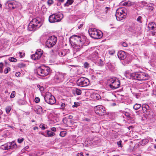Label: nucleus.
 <instances>
[{
  "instance_id": "nucleus-1",
  "label": "nucleus",
  "mask_w": 156,
  "mask_h": 156,
  "mask_svg": "<svg viewBox=\"0 0 156 156\" xmlns=\"http://www.w3.org/2000/svg\"><path fill=\"white\" fill-rule=\"evenodd\" d=\"M86 41V37L83 35H74L71 36L69 42L73 48V52L75 53L80 51L82 48Z\"/></svg>"
},
{
  "instance_id": "nucleus-2",
  "label": "nucleus",
  "mask_w": 156,
  "mask_h": 156,
  "mask_svg": "<svg viewBox=\"0 0 156 156\" xmlns=\"http://www.w3.org/2000/svg\"><path fill=\"white\" fill-rule=\"evenodd\" d=\"M127 10L125 8H120L116 11L115 16L117 20L120 21L126 17Z\"/></svg>"
},
{
  "instance_id": "nucleus-3",
  "label": "nucleus",
  "mask_w": 156,
  "mask_h": 156,
  "mask_svg": "<svg viewBox=\"0 0 156 156\" xmlns=\"http://www.w3.org/2000/svg\"><path fill=\"white\" fill-rule=\"evenodd\" d=\"M50 71V68L44 66H41L36 69V72L38 75L44 76L48 75Z\"/></svg>"
},
{
  "instance_id": "nucleus-4",
  "label": "nucleus",
  "mask_w": 156,
  "mask_h": 156,
  "mask_svg": "<svg viewBox=\"0 0 156 156\" xmlns=\"http://www.w3.org/2000/svg\"><path fill=\"white\" fill-rule=\"evenodd\" d=\"M134 79L139 80H147L149 78V75L146 73L144 72H136L132 74Z\"/></svg>"
},
{
  "instance_id": "nucleus-5",
  "label": "nucleus",
  "mask_w": 156,
  "mask_h": 156,
  "mask_svg": "<svg viewBox=\"0 0 156 156\" xmlns=\"http://www.w3.org/2000/svg\"><path fill=\"white\" fill-rule=\"evenodd\" d=\"M42 25V23L39 18H35L32 19L28 27L29 29L30 28L35 29L39 28Z\"/></svg>"
},
{
  "instance_id": "nucleus-6",
  "label": "nucleus",
  "mask_w": 156,
  "mask_h": 156,
  "mask_svg": "<svg viewBox=\"0 0 156 156\" xmlns=\"http://www.w3.org/2000/svg\"><path fill=\"white\" fill-rule=\"evenodd\" d=\"M88 33L91 37L94 39L100 38L103 36L102 32L101 30H88Z\"/></svg>"
},
{
  "instance_id": "nucleus-7",
  "label": "nucleus",
  "mask_w": 156,
  "mask_h": 156,
  "mask_svg": "<svg viewBox=\"0 0 156 156\" xmlns=\"http://www.w3.org/2000/svg\"><path fill=\"white\" fill-rule=\"evenodd\" d=\"M110 87L113 89L119 88L120 85V82L119 80L116 78L110 79L109 80Z\"/></svg>"
},
{
  "instance_id": "nucleus-8",
  "label": "nucleus",
  "mask_w": 156,
  "mask_h": 156,
  "mask_svg": "<svg viewBox=\"0 0 156 156\" xmlns=\"http://www.w3.org/2000/svg\"><path fill=\"white\" fill-rule=\"evenodd\" d=\"M17 147V145L14 141L7 143L1 146V148L3 150H10Z\"/></svg>"
},
{
  "instance_id": "nucleus-9",
  "label": "nucleus",
  "mask_w": 156,
  "mask_h": 156,
  "mask_svg": "<svg viewBox=\"0 0 156 156\" xmlns=\"http://www.w3.org/2000/svg\"><path fill=\"white\" fill-rule=\"evenodd\" d=\"M44 99L46 102L51 105L54 104L56 102V100L54 97L49 93H46L44 97Z\"/></svg>"
},
{
  "instance_id": "nucleus-10",
  "label": "nucleus",
  "mask_w": 156,
  "mask_h": 156,
  "mask_svg": "<svg viewBox=\"0 0 156 156\" xmlns=\"http://www.w3.org/2000/svg\"><path fill=\"white\" fill-rule=\"evenodd\" d=\"M62 18V14H52L49 17V21L51 23L58 22L60 21Z\"/></svg>"
},
{
  "instance_id": "nucleus-11",
  "label": "nucleus",
  "mask_w": 156,
  "mask_h": 156,
  "mask_svg": "<svg viewBox=\"0 0 156 156\" xmlns=\"http://www.w3.org/2000/svg\"><path fill=\"white\" fill-rule=\"evenodd\" d=\"M77 83L79 86L84 87L89 85L90 81L88 79L84 77H81L77 80Z\"/></svg>"
},
{
  "instance_id": "nucleus-12",
  "label": "nucleus",
  "mask_w": 156,
  "mask_h": 156,
  "mask_svg": "<svg viewBox=\"0 0 156 156\" xmlns=\"http://www.w3.org/2000/svg\"><path fill=\"white\" fill-rule=\"evenodd\" d=\"M43 51L40 49H37L34 54L31 55V58L34 60H39L43 54Z\"/></svg>"
},
{
  "instance_id": "nucleus-13",
  "label": "nucleus",
  "mask_w": 156,
  "mask_h": 156,
  "mask_svg": "<svg viewBox=\"0 0 156 156\" xmlns=\"http://www.w3.org/2000/svg\"><path fill=\"white\" fill-rule=\"evenodd\" d=\"M94 109L95 113L99 115H104L105 112V108L102 105L96 106Z\"/></svg>"
},
{
  "instance_id": "nucleus-14",
  "label": "nucleus",
  "mask_w": 156,
  "mask_h": 156,
  "mask_svg": "<svg viewBox=\"0 0 156 156\" xmlns=\"http://www.w3.org/2000/svg\"><path fill=\"white\" fill-rule=\"evenodd\" d=\"M64 75L61 73H56L55 79L57 80V82H60L62 81L64 78Z\"/></svg>"
},
{
  "instance_id": "nucleus-15",
  "label": "nucleus",
  "mask_w": 156,
  "mask_h": 156,
  "mask_svg": "<svg viewBox=\"0 0 156 156\" xmlns=\"http://www.w3.org/2000/svg\"><path fill=\"white\" fill-rule=\"evenodd\" d=\"M87 94L90 95L89 98L99 100L101 98V96L99 94L95 93H90V91L87 92Z\"/></svg>"
},
{
  "instance_id": "nucleus-16",
  "label": "nucleus",
  "mask_w": 156,
  "mask_h": 156,
  "mask_svg": "<svg viewBox=\"0 0 156 156\" xmlns=\"http://www.w3.org/2000/svg\"><path fill=\"white\" fill-rule=\"evenodd\" d=\"M118 56L120 59L124 60L126 58L127 54L124 51H120L118 53Z\"/></svg>"
},
{
  "instance_id": "nucleus-17",
  "label": "nucleus",
  "mask_w": 156,
  "mask_h": 156,
  "mask_svg": "<svg viewBox=\"0 0 156 156\" xmlns=\"http://www.w3.org/2000/svg\"><path fill=\"white\" fill-rule=\"evenodd\" d=\"M35 112L38 114H41L43 113V108L39 105H37L36 106L34 110Z\"/></svg>"
},
{
  "instance_id": "nucleus-18",
  "label": "nucleus",
  "mask_w": 156,
  "mask_h": 156,
  "mask_svg": "<svg viewBox=\"0 0 156 156\" xmlns=\"http://www.w3.org/2000/svg\"><path fill=\"white\" fill-rule=\"evenodd\" d=\"M48 40L52 43V44L54 45L57 41V38L54 36H51Z\"/></svg>"
},
{
  "instance_id": "nucleus-19",
  "label": "nucleus",
  "mask_w": 156,
  "mask_h": 156,
  "mask_svg": "<svg viewBox=\"0 0 156 156\" xmlns=\"http://www.w3.org/2000/svg\"><path fill=\"white\" fill-rule=\"evenodd\" d=\"M115 65L111 63L108 62L107 63L106 66V69H109L111 71L115 69Z\"/></svg>"
},
{
  "instance_id": "nucleus-20",
  "label": "nucleus",
  "mask_w": 156,
  "mask_h": 156,
  "mask_svg": "<svg viewBox=\"0 0 156 156\" xmlns=\"http://www.w3.org/2000/svg\"><path fill=\"white\" fill-rule=\"evenodd\" d=\"M82 93L81 90L78 88H75L73 90V94H76L77 95H81Z\"/></svg>"
},
{
  "instance_id": "nucleus-21",
  "label": "nucleus",
  "mask_w": 156,
  "mask_h": 156,
  "mask_svg": "<svg viewBox=\"0 0 156 156\" xmlns=\"http://www.w3.org/2000/svg\"><path fill=\"white\" fill-rule=\"evenodd\" d=\"M142 108L144 113L146 112L149 109V106L146 104H143L142 106Z\"/></svg>"
},
{
  "instance_id": "nucleus-22",
  "label": "nucleus",
  "mask_w": 156,
  "mask_h": 156,
  "mask_svg": "<svg viewBox=\"0 0 156 156\" xmlns=\"http://www.w3.org/2000/svg\"><path fill=\"white\" fill-rule=\"evenodd\" d=\"M148 27L150 29H153L154 28H156V25L154 22L150 23L148 25Z\"/></svg>"
},
{
  "instance_id": "nucleus-23",
  "label": "nucleus",
  "mask_w": 156,
  "mask_h": 156,
  "mask_svg": "<svg viewBox=\"0 0 156 156\" xmlns=\"http://www.w3.org/2000/svg\"><path fill=\"white\" fill-rule=\"evenodd\" d=\"M90 56L94 60H95L98 57V53L97 51H94L90 55Z\"/></svg>"
},
{
  "instance_id": "nucleus-24",
  "label": "nucleus",
  "mask_w": 156,
  "mask_h": 156,
  "mask_svg": "<svg viewBox=\"0 0 156 156\" xmlns=\"http://www.w3.org/2000/svg\"><path fill=\"white\" fill-rule=\"evenodd\" d=\"M149 140L148 139H144L140 141V143L142 145H144L147 144Z\"/></svg>"
},
{
  "instance_id": "nucleus-25",
  "label": "nucleus",
  "mask_w": 156,
  "mask_h": 156,
  "mask_svg": "<svg viewBox=\"0 0 156 156\" xmlns=\"http://www.w3.org/2000/svg\"><path fill=\"white\" fill-rule=\"evenodd\" d=\"M16 55L20 58H22L25 56V54L23 51L19 52L16 54Z\"/></svg>"
},
{
  "instance_id": "nucleus-26",
  "label": "nucleus",
  "mask_w": 156,
  "mask_h": 156,
  "mask_svg": "<svg viewBox=\"0 0 156 156\" xmlns=\"http://www.w3.org/2000/svg\"><path fill=\"white\" fill-rule=\"evenodd\" d=\"M73 2V0H67L66 2L64 4V5L65 6H68L71 5Z\"/></svg>"
},
{
  "instance_id": "nucleus-27",
  "label": "nucleus",
  "mask_w": 156,
  "mask_h": 156,
  "mask_svg": "<svg viewBox=\"0 0 156 156\" xmlns=\"http://www.w3.org/2000/svg\"><path fill=\"white\" fill-rule=\"evenodd\" d=\"M46 45L48 48H51L54 46V45L52 44V43L48 40L46 42Z\"/></svg>"
},
{
  "instance_id": "nucleus-28",
  "label": "nucleus",
  "mask_w": 156,
  "mask_h": 156,
  "mask_svg": "<svg viewBox=\"0 0 156 156\" xmlns=\"http://www.w3.org/2000/svg\"><path fill=\"white\" fill-rule=\"evenodd\" d=\"M47 133L48 137H52L55 135L54 133L49 130H47Z\"/></svg>"
},
{
  "instance_id": "nucleus-29",
  "label": "nucleus",
  "mask_w": 156,
  "mask_h": 156,
  "mask_svg": "<svg viewBox=\"0 0 156 156\" xmlns=\"http://www.w3.org/2000/svg\"><path fill=\"white\" fill-rule=\"evenodd\" d=\"M141 107V105L140 104L136 103L134 105L133 108L134 109L137 110L140 108Z\"/></svg>"
},
{
  "instance_id": "nucleus-30",
  "label": "nucleus",
  "mask_w": 156,
  "mask_h": 156,
  "mask_svg": "<svg viewBox=\"0 0 156 156\" xmlns=\"http://www.w3.org/2000/svg\"><path fill=\"white\" fill-rule=\"evenodd\" d=\"M96 62L99 66H102L104 65L103 62L101 59H99V60Z\"/></svg>"
},
{
  "instance_id": "nucleus-31",
  "label": "nucleus",
  "mask_w": 156,
  "mask_h": 156,
  "mask_svg": "<svg viewBox=\"0 0 156 156\" xmlns=\"http://www.w3.org/2000/svg\"><path fill=\"white\" fill-rule=\"evenodd\" d=\"M154 5L153 4H150L149 5V7L148 8V9L150 11H153L154 9V7H153V6Z\"/></svg>"
},
{
  "instance_id": "nucleus-32",
  "label": "nucleus",
  "mask_w": 156,
  "mask_h": 156,
  "mask_svg": "<svg viewBox=\"0 0 156 156\" xmlns=\"http://www.w3.org/2000/svg\"><path fill=\"white\" fill-rule=\"evenodd\" d=\"M11 109V107L10 106H7L5 108V111L6 113L7 114L9 113Z\"/></svg>"
},
{
  "instance_id": "nucleus-33",
  "label": "nucleus",
  "mask_w": 156,
  "mask_h": 156,
  "mask_svg": "<svg viewBox=\"0 0 156 156\" xmlns=\"http://www.w3.org/2000/svg\"><path fill=\"white\" fill-rule=\"evenodd\" d=\"M9 60L11 62H16L17 61L16 59L14 57H10L9 58Z\"/></svg>"
},
{
  "instance_id": "nucleus-34",
  "label": "nucleus",
  "mask_w": 156,
  "mask_h": 156,
  "mask_svg": "<svg viewBox=\"0 0 156 156\" xmlns=\"http://www.w3.org/2000/svg\"><path fill=\"white\" fill-rule=\"evenodd\" d=\"M66 55V53L64 50L61 51L59 53V55L61 57L64 56Z\"/></svg>"
},
{
  "instance_id": "nucleus-35",
  "label": "nucleus",
  "mask_w": 156,
  "mask_h": 156,
  "mask_svg": "<svg viewBox=\"0 0 156 156\" xmlns=\"http://www.w3.org/2000/svg\"><path fill=\"white\" fill-rule=\"evenodd\" d=\"M41 106L43 108H45L46 107L47 105L45 102L44 101H43V102H42L41 101Z\"/></svg>"
},
{
  "instance_id": "nucleus-36",
  "label": "nucleus",
  "mask_w": 156,
  "mask_h": 156,
  "mask_svg": "<svg viewBox=\"0 0 156 156\" xmlns=\"http://www.w3.org/2000/svg\"><path fill=\"white\" fill-rule=\"evenodd\" d=\"M66 134V131H61L60 133V136L61 137H63L65 136Z\"/></svg>"
},
{
  "instance_id": "nucleus-37",
  "label": "nucleus",
  "mask_w": 156,
  "mask_h": 156,
  "mask_svg": "<svg viewBox=\"0 0 156 156\" xmlns=\"http://www.w3.org/2000/svg\"><path fill=\"white\" fill-rule=\"evenodd\" d=\"M3 65L2 63H0V73H2L3 72Z\"/></svg>"
},
{
  "instance_id": "nucleus-38",
  "label": "nucleus",
  "mask_w": 156,
  "mask_h": 156,
  "mask_svg": "<svg viewBox=\"0 0 156 156\" xmlns=\"http://www.w3.org/2000/svg\"><path fill=\"white\" fill-rule=\"evenodd\" d=\"M46 125L43 124H41L40 125L39 127L42 129H46Z\"/></svg>"
},
{
  "instance_id": "nucleus-39",
  "label": "nucleus",
  "mask_w": 156,
  "mask_h": 156,
  "mask_svg": "<svg viewBox=\"0 0 156 156\" xmlns=\"http://www.w3.org/2000/svg\"><path fill=\"white\" fill-rule=\"evenodd\" d=\"M136 20L137 22L140 23H141L142 22V17L141 16H139L138 18L136 19Z\"/></svg>"
},
{
  "instance_id": "nucleus-40",
  "label": "nucleus",
  "mask_w": 156,
  "mask_h": 156,
  "mask_svg": "<svg viewBox=\"0 0 156 156\" xmlns=\"http://www.w3.org/2000/svg\"><path fill=\"white\" fill-rule=\"evenodd\" d=\"M16 92L14 91H13L12 92V93L10 96V97L11 98H13L15 97Z\"/></svg>"
},
{
  "instance_id": "nucleus-41",
  "label": "nucleus",
  "mask_w": 156,
  "mask_h": 156,
  "mask_svg": "<svg viewBox=\"0 0 156 156\" xmlns=\"http://www.w3.org/2000/svg\"><path fill=\"white\" fill-rule=\"evenodd\" d=\"M10 68L9 67H8L4 71V73L5 74H7L8 73L9 71H10Z\"/></svg>"
},
{
  "instance_id": "nucleus-42",
  "label": "nucleus",
  "mask_w": 156,
  "mask_h": 156,
  "mask_svg": "<svg viewBox=\"0 0 156 156\" xmlns=\"http://www.w3.org/2000/svg\"><path fill=\"white\" fill-rule=\"evenodd\" d=\"M115 51L114 49L109 51V53L110 55H112L115 53Z\"/></svg>"
},
{
  "instance_id": "nucleus-43",
  "label": "nucleus",
  "mask_w": 156,
  "mask_h": 156,
  "mask_svg": "<svg viewBox=\"0 0 156 156\" xmlns=\"http://www.w3.org/2000/svg\"><path fill=\"white\" fill-rule=\"evenodd\" d=\"M24 140V139L22 137H20L18 138L17 140L18 142L19 143H22Z\"/></svg>"
},
{
  "instance_id": "nucleus-44",
  "label": "nucleus",
  "mask_w": 156,
  "mask_h": 156,
  "mask_svg": "<svg viewBox=\"0 0 156 156\" xmlns=\"http://www.w3.org/2000/svg\"><path fill=\"white\" fill-rule=\"evenodd\" d=\"M125 115L128 118H130V114L129 112H125Z\"/></svg>"
},
{
  "instance_id": "nucleus-45",
  "label": "nucleus",
  "mask_w": 156,
  "mask_h": 156,
  "mask_svg": "<svg viewBox=\"0 0 156 156\" xmlns=\"http://www.w3.org/2000/svg\"><path fill=\"white\" fill-rule=\"evenodd\" d=\"M117 144L118 147H122V141L121 140L118 141L117 142Z\"/></svg>"
},
{
  "instance_id": "nucleus-46",
  "label": "nucleus",
  "mask_w": 156,
  "mask_h": 156,
  "mask_svg": "<svg viewBox=\"0 0 156 156\" xmlns=\"http://www.w3.org/2000/svg\"><path fill=\"white\" fill-rule=\"evenodd\" d=\"M35 102L36 103H38L40 101V99L38 97H36L34 99Z\"/></svg>"
},
{
  "instance_id": "nucleus-47",
  "label": "nucleus",
  "mask_w": 156,
  "mask_h": 156,
  "mask_svg": "<svg viewBox=\"0 0 156 156\" xmlns=\"http://www.w3.org/2000/svg\"><path fill=\"white\" fill-rule=\"evenodd\" d=\"M121 4L124 6H129V5L127 2H121Z\"/></svg>"
},
{
  "instance_id": "nucleus-48",
  "label": "nucleus",
  "mask_w": 156,
  "mask_h": 156,
  "mask_svg": "<svg viewBox=\"0 0 156 156\" xmlns=\"http://www.w3.org/2000/svg\"><path fill=\"white\" fill-rule=\"evenodd\" d=\"M133 96L137 99L139 98L140 97V95L139 94L137 93L134 94Z\"/></svg>"
},
{
  "instance_id": "nucleus-49",
  "label": "nucleus",
  "mask_w": 156,
  "mask_h": 156,
  "mask_svg": "<svg viewBox=\"0 0 156 156\" xmlns=\"http://www.w3.org/2000/svg\"><path fill=\"white\" fill-rule=\"evenodd\" d=\"M110 9L111 8L110 7H106L105 9V13H107L108 11H109Z\"/></svg>"
},
{
  "instance_id": "nucleus-50",
  "label": "nucleus",
  "mask_w": 156,
  "mask_h": 156,
  "mask_svg": "<svg viewBox=\"0 0 156 156\" xmlns=\"http://www.w3.org/2000/svg\"><path fill=\"white\" fill-rule=\"evenodd\" d=\"M47 3L48 5H51L53 3V0H48Z\"/></svg>"
},
{
  "instance_id": "nucleus-51",
  "label": "nucleus",
  "mask_w": 156,
  "mask_h": 156,
  "mask_svg": "<svg viewBox=\"0 0 156 156\" xmlns=\"http://www.w3.org/2000/svg\"><path fill=\"white\" fill-rule=\"evenodd\" d=\"M21 74L20 72H16V73L15 75L17 77H19L20 76Z\"/></svg>"
},
{
  "instance_id": "nucleus-52",
  "label": "nucleus",
  "mask_w": 156,
  "mask_h": 156,
  "mask_svg": "<svg viewBox=\"0 0 156 156\" xmlns=\"http://www.w3.org/2000/svg\"><path fill=\"white\" fill-rule=\"evenodd\" d=\"M84 66L85 68H87L88 67L89 64L87 62H85L84 64Z\"/></svg>"
},
{
  "instance_id": "nucleus-53",
  "label": "nucleus",
  "mask_w": 156,
  "mask_h": 156,
  "mask_svg": "<svg viewBox=\"0 0 156 156\" xmlns=\"http://www.w3.org/2000/svg\"><path fill=\"white\" fill-rule=\"evenodd\" d=\"M122 45L124 47H126L127 46V44L126 42H123L122 44Z\"/></svg>"
},
{
  "instance_id": "nucleus-54",
  "label": "nucleus",
  "mask_w": 156,
  "mask_h": 156,
  "mask_svg": "<svg viewBox=\"0 0 156 156\" xmlns=\"http://www.w3.org/2000/svg\"><path fill=\"white\" fill-rule=\"evenodd\" d=\"M78 103H76V102H75L74 105H73L72 106V107L73 108H74V107H77V106H78Z\"/></svg>"
},
{
  "instance_id": "nucleus-55",
  "label": "nucleus",
  "mask_w": 156,
  "mask_h": 156,
  "mask_svg": "<svg viewBox=\"0 0 156 156\" xmlns=\"http://www.w3.org/2000/svg\"><path fill=\"white\" fill-rule=\"evenodd\" d=\"M51 130L53 131H56V129L55 127H52L51 128Z\"/></svg>"
},
{
  "instance_id": "nucleus-56",
  "label": "nucleus",
  "mask_w": 156,
  "mask_h": 156,
  "mask_svg": "<svg viewBox=\"0 0 156 156\" xmlns=\"http://www.w3.org/2000/svg\"><path fill=\"white\" fill-rule=\"evenodd\" d=\"M29 148V147L28 146H26L24 149L22 150V151H24V150H27Z\"/></svg>"
},
{
  "instance_id": "nucleus-57",
  "label": "nucleus",
  "mask_w": 156,
  "mask_h": 156,
  "mask_svg": "<svg viewBox=\"0 0 156 156\" xmlns=\"http://www.w3.org/2000/svg\"><path fill=\"white\" fill-rule=\"evenodd\" d=\"M65 106V104L64 103H62L61 105V106L62 108H63Z\"/></svg>"
},
{
  "instance_id": "nucleus-58",
  "label": "nucleus",
  "mask_w": 156,
  "mask_h": 156,
  "mask_svg": "<svg viewBox=\"0 0 156 156\" xmlns=\"http://www.w3.org/2000/svg\"><path fill=\"white\" fill-rule=\"evenodd\" d=\"M152 94L154 95L156 97V91L153 90Z\"/></svg>"
},
{
  "instance_id": "nucleus-59",
  "label": "nucleus",
  "mask_w": 156,
  "mask_h": 156,
  "mask_svg": "<svg viewBox=\"0 0 156 156\" xmlns=\"http://www.w3.org/2000/svg\"><path fill=\"white\" fill-rule=\"evenodd\" d=\"M40 90L41 91H43L44 90V88L42 86L41 88H40Z\"/></svg>"
},
{
  "instance_id": "nucleus-60",
  "label": "nucleus",
  "mask_w": 156,
  "mask_h": 156,
  "mask_svg": "<svg viewBox=\"0 0 156 156\" xmlns=\"http://www.w3.org/2000/svg\"><path fill=\"white\" fill-rule=\"evenodd\" d=\"M68 118L69 119H72L73 118V116L72 115H69L68 116Z\"/></svg>"
},
{
  "instance_id": "nucleus-61",
  "label": "nucleus",
  "mask_w": 156,
  "mask_h": 156,
  "mask_svg": "<svg viewBox=\"0 0 156 156\" xmlns=\"http://www.w3.org/2000/svg\"><path fill=\"white\" fill-rule=\"evenodd\" d=\"M83 26V24H81L79 26H78V28L79 29H80L82 28V27Z\"/></svg>"
},
{
  "instance_id": "nucleus-62",
  "label": "nucleus",
  "mask_w": 156,
  "mask_h": 156,
  "mask_svg": "<svg viewBox=\"0 0 156 156\" xmlns=\"http://www.w3.org/2000/svg\"><path fill=\"white\" fill-rule=\"evenodd\" d=\"M30 156H37L36 154L33 153L31 154H30Z\"/></svg>"
},
{
  "instance_id": "nucleus-63",
  "label": "nucleus",
  "mask_w": 156,
  "mask_h": 156,
  "mask_svg": "<svg viewBox=\"0 0 156 156\" xmlns=\"http://www.w3.org/2000/svg\"><path fill=\"white\" fill-rule=\"evenodd\" d=\"M150 35L152 36H154L155 35V32H151L150 33Z\"/></svg>"
},
{
  "instance_id": "nucleus-64",
  "label": "nucleus",
  "mask_w": 156,
  "mask_h": 156,
  "mask_svg": "<svg viewBox=\"0 0 156 156\" xmlns=\"http://www.w3.org/2000/svg\"><path fill=\"white\" fill-rule=\"evenodd\" d=\"M38 129V127L37 126L34 127L33 128V129L34 130H36V129Z\"/></svg>"
}]
</instances>
